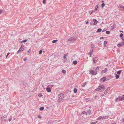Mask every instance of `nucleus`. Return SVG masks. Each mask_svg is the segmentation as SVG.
Listing matches in <instances>:
<instances>
[{"mask_svg":"<svg viewBox=\"0 0 124 124\" xmlns=\"http://www.w3.org/2000/svg\"><path fill=\"white\" fill-rule=\"evenodd\" d=\"M117 99H119L121 101H122L124 100V98L123 97L119 96L117 98Z\"/></svg>","mask_w":124,"mask_h":124,"instance_id":"1a4fd4ad","label":"nucleus"},{"mask_svg":"<svg viewBox=\"0 0 124 124\" xmlns=\"http://www.w3.org/2000/svg\"><path fill=\"white\" fill-rule=\"evenodd\" d=\"M27 40H24L22 41L21 42H26L27 41Z\"/></svg>","mask_w":124,"mask_h":124,"instance_id":"7c9ffc66","label":"nucleus"},{"mask_svg":"<svg viewBox=\"0 0 124 124\" xmlns=\"http://www.w3.org/2000/svg\"><path fill=\"white\" fill-rule=\"evenodd\" d=\"M123 36V34L121 33L120 34V37H122Z\"/></svg>","mask_w":124,"mask_h":124,"instance_id":"a19ab883","label":"nucleus"},{"mask_svg":"<svg viewBox=\"0 0 124 124\" xmlns=\"http://www.w3.org/2000/svg\"><path fill=\"white\" fill-rule=\"evenodd\" d=\"M3 10L2 9H0V14H2L3 12Z\"/></svg>","mask_w":124,"mask_h":124,"instance_id":"bb28decb","label":"nucleus"},{"mask_svg":"<svg viewBox=\"0 0 124 124\" xmlns=\"http://www.w3.org/2000/svg\"><path fill=\"white\" fill-rule=\"evenodd\" d=\"M97 10V8H96L95 9V11H96Z\"/></svg>","mask_w":124,"mask_h":124,"instance_id":"a18cd8bd","label":"nucleus"},{"mask_svg":"<svg viewBox=\"0 0 124 124\" xmlns=\"http://www.w3.org/2000/svg\"><path fill=\"white\" fill-rule=\"evenodd\" d=\"M99 66H97L96 67V71H97L98 70H99Z\"/></svg>","mask_w":124,"mask_h":124,"instance_id":"c85d7f7f","label":"nucleus"},{"mask_svg":"<svg viewBox=\"0 0 124 124\" xmlns=\"http://www.w3.org/2000/svg\"><path fill=\"white\" fill-rule=\"evenodd\" d=\"M105 89V87L104 86L102 85L100 86L99 87L96 89L95 90V91H99L100 92H102Z\"/></svg>","mask_w":124,"mask_h":124,"instance_id":"f257e3e1","label":"nucleus"},{"mask_svg":"<svg viewBox=\"0 0 124 124\" xmlns=\"http://www.w3.org/2000/svg\"><path fill=\"white\" fill-rule=\"evenodd\" d=\"M96 8H98V5H97V6H96Z\"/></svg>","mask_w":124,"mask_h":124,"instance_id":"5fc2aeb1","label":"nucleus"},{"mask_svg":"<svg viewBox=\"0 0 124 124\" xmlns=\"http://www.w3.org/2000/svg\"><path fill=\"white\" fill-rule=\"evenodd\" d=\"M98 58L97 57L94 58H93V64H94V63H96V62L98 60Z\"/></svg>","mask_w":124,"mask_h":124,"instance_id":"423d86ee","label":"nucleus"},{"mask_svg":"<svg viewBox=\"0 0 124 124\" xmlns=\"http://www.w3.org/2000/svg\"><path fill=\"white\" fill-rule=\"evenodd\" d=\"M43 3L44 4H45L46 3V1L45 0H43Z\"/></svg>","mask_w":124,"mask_h":124,"instance_id":"72a5a7b5","label":"nucleus"},{"mask_svg":"<svg viewBox=\"0 0 124 124\" xmlns=\"http://www.w3.org/2000/svg\"><path fill=\"white\" fill-rule=\"evenodd\" d=\"M122 70H120L119 71H117V72L118 74H120L121 73Z\"/></svg>","mask_w":124,"mask_h":124,"instance_id":"4be33fe9","label":"nucleus"},{"mask_svg":"<svg viewBox=\"0 0 124 124\" xmlns=\"http://www.w3.org/2000/svg\"><path fill=\"white\" fill-rule=\"evenodd\" d=\"M106 80V78H105L103 77L102 78L101 80V82H103L105 81Z\"/></svg>","mask_w":124,"mask_h":124,"instance_id":"9b49d317","label":"nucleus"},{"mask_svg":"<svg viewBox=\"0 0 124 124\" xmlns=\"http://www.w3.org/2000/svg\"><path fill=\"white\" fill-rule=\"evenodd\" d=\"M124 42H121V43L118 44H117V46L119 47H120L121 46H123L124 45Z\"/></svg>","mask_w":124,"mask_h":124,"instance_id":"39448f33","label":"nucleus"},{"mask_svg":"<svg viewBox=\"0 0 124 124\" xmlns=\"http://www.w3.org/2000/svg\"><path fill=\"white\" fill-rule=\"evenodd\" d=\"M102 2H104V1H102Z\"/></svg>","mask_w":124,"mask_h":124,"instance_id":"e2e57ef3","label":"nucleus"},{"mask_svg":"<svg viewBox=\"0 0 124 124\" xmlns=\"http://www.w3.org/2000/svg\"><path fill=\"white\" fill-rule=\"evenodd\" d=\"M38 96L39 97H41L42 96V95L40 94L38 95Z\"/></svg>","mask_w":124,"mask_h":124,"instance_id":"58836bf2","label":"nucleus"},{"mask_svg":"<svg viewBox=\"0 0 124 124\" xmlns=\"http://www.w3.org/2000/svg\"><path fill=\"white\" fill-rule=\"evenodd\" d=\"M90 56L91 57V55H90Z\"/></svg>","mask_w":124,"mask_h":124,"instance_id":"680f3d73","label":"nucleus"},{"mask_svg":"<svg viewBox=\"0 0 124 124\" xmlns=\"http://www.w3.org/2000/svg\"><path fill=\"white\" fill-rule=\"evenodd\" d=\"M97 121H96V122H94V123H95V124L96 123H97Z\"/></svg>","mask_w":124,"mask_h":124,"instance_id":"6e6d98bb","label":"nucleus"},{"mask_svg":"<svg viewBox=\"0 0 124 124\" xmlns=\"http://www.w3.org/2000/svg\"><path fill=\"white\" fill-rule=\"evenodd\" d=\"M105 30H104L102 32L105 31Z\"/></svg>","mask_w":124,"mask_h":124,"instance_id":"4d7b16f0","label":"nucleus"},{"mask_svg":"<svg viewBox=\"0 0 124 124\" xmlns=\"http://www.w3.org/2000/svg\"><path fill=\"white\" fill-rule=\"evenodd\" d=\"M12 119V118L11 117V118H10L9 119V121H11V120Z\"/></svg>","mask_w":124,"mask_h":124,"instance_id":"ea45409f","label":"nucleus"},{"mask_svg":"<svg viewBox=\"0 0 124 124\" xmlns=\"http://www.w3.org/2000/svg\"><path fill=\"white\" fill-rule=\"evenodd\" d=\"M106 118V116H103V117L101 116V119H105Z\"/></svg>","mask_w":124,"mask_h":124,"instance_id":"a211bd4d","label":"nucleus"},{"mask_svg":"<svg viewBox=\"0 0 124 124\" xmlns=\"http://www.w3.org/2000/svg\"><path fill=\"white\" fill-rule=\"evenodd\" d=\"M62 72L64 74H65L66 73V71L64 70H62Z\"/></svg>","mask_w":124,"mask_h":124,"instance_id":"5701e85b","label":"nucleus"},{"mask_svg":"<svg viewBox=\"0 0 124 124\" xmlns=\"http://www.w3.org/2000/svg\"><path fill=\"white\" fill-rule=\"evenodd\" d=\"M115 75H116L115 76H116V78L117 79L119 77V75L117 74H116Z\"/></svg>","mask_w":124,"mask_h":124,"instance_id":"2eb2a0df","label":"nucleus"},{"mask_svg":"<svg viewBox=\"0 0 124 124\" xmlns=\"http://www.w3.org/2000/svg\"><path fill=\"white\" fill-rule=\"evenodd\" d=\"M92 13V12L91 13V14Z\"/></svg>","mask_w":124,"mask_h":124,"instance_id":"052dcab7","label":"nucleus"},{"mask_svg":"<svg viewBox=\"0 0 124 124\" xmlns=\"http://www.w3.org/2000/svg\"><path fill=\"white\" fill-rule=\"evenodd\" d=\"M93 21L94 23L93 24L94 25H96L98 23V21L96 19H94L93 20Z\"/></svg>","mask_w":124,"mask_h":124,"instance_id":"0eeeda50","label":"nucleus"},{"mask_svg":"<svg viewBox=\"0 0 124 124\" xmlns=\"http://www.w3.org/2000/svg\"><path fill=\"white\" fill-rule=\"evenodd\" d=\"M90 124H95V123L94 122H91Z\"/></svg>","mask_w":124,"mask_h":124,"instance_id":"c9c22d12","label":"nucleus"},{"mask_svg":"<svg viewBox=\"0 0 124 124\" xmlns=\"http://www.w3.org/2000/svg\"><path fill=\"white\" fill-rule=\"evenodd\" d=\"M120 32H123V31H121Z\"/></svg>","mask_w":124,"mask_h":124,"instance_id":"13d9d810","label":"nucleus"},{"mask_svg":"<svg viewBox=\"0 0 124 124\" xmlns=\"http://www.w3.org/2000/svg\"><path fill=\"white\" fill-rule=\"evenodd\" d=\"M120 121L122 122H123V123L124 124V118L120 120Z\"/></svg>","mask_w":124,"mask_h":124,"instance_id":"b1692460","label":"nucleus"},{"mask_svg":"<svg viewBox=\"0 0 124 124\" xmlns=\"http://www.w3.org/2000/svg\"><path fill=\"white\" fill-rule=\"evenodd\" d=\"M86 82H84L83 83L82 86L83 87H84L85 85L86 84Z\"/></svg>","mask_w":124,"mask_h":124,"instance_id":"aec40b11","label":"nucleus"},{"mask_svg":"<svg viewBox=\"0 0 124 124\" xmlns=\"http://www.w3.org/2000/svg\"><path fill=\"white\" fill-rule=\"evenodd\" d=\"M64 95L62 93L59 94L58 95V99L59 100L61 101L64 98Z\"/></svg>","mask_w":124,"mask_h":124,"instance_id":"f03ea898","label":"nucleus"},{"mask_svg":"<svg viewBox=\"0 0 124 124\" xmlns=\"http://www.w3.org/2000/svg\"><path fill=\"white\" fill-rule=\"evenodd\" d=\"M66 56L67 55H65L64 57V58H66Z\"/></svg>","mask_w":124,"mask_h":124,"instance_id":"c03bdc74","label":"nucleus"},{"mask_svg":"<svg viewBox=\"0 0 124 124\" xmlns=\"http://www.w3.org/2000/svg\"><path fill=\"white\" fill-rule=\"evenodd\" d=\"M73 64L74 65H76L78 63V62L77 61H74L73 62Z\"/></svg>","mask_w":124,"mask_h":124,"instance_id":"dca6fc26","label":"nucleus"},{"mask_svg":"<svg viewBox=\"0 0 124 124\" xmlns=\"http://www.w3.org/2000/svg\"><path fill=\"white\" fill-rule=\"evenodd\" d=\"M108 92V90H106L104 92V94H106Z\"/></svg>","mask_w":124,"mask_h":124,"instance_id":"a878e982","label":"nucleus"},{"mask_svg":"<svg viewBox=\"0 0 124 124\" xmlns=\"http://www.w3.org/2000/svg\"><path fill=\"white\" fill-rule=\"evenodd\" d=\"M119 7H120V8H123V9L124 10V7L122 6H119Z\"/></svg>","mask_w":124,"mask_h":124,"instance_id":"cd10ccee","label":"nucleus"},{"mask_svg":"<svg viewBox=\"0 0 124 124\" xmlns=\"http://www.w3.org/2000/svg\"><path fill=\"white\" fill-rule=\"evenodd\" d=\"M23 45H22L21 47L19 49L20 51H23L24 49L23 48Z\"/></svg>","mask_w":124,"mask_h":124,"instance_id":"9d476101","label":"nucleus"},{"mask_svg":"<svg viewBox=\"0 0 124 124\" xmlns=\"http://www.w3.org/2000/svg\"><path fill=\"white\" fill-rule=\"evenodd\" d=\"M107 70V68H105L104 70H102L101 71V73L102 74H103V73H105L106 71Z\"/></svg>","mask_w":124,"mask_h":124,"instance_id":"f8f14e48","label":"nucleus"},{"mask_svg":"<svg viewBox=\"0 0 124 124\" xmlns=\"http://www.w3.org/2000/svg\"><path fill=\"white\" fill-rule=\"evenodd\" d=\"M89 113H90L91 112V111L90 110H89Z\"/></svg>","mask_w":124,"mask_h":124,"instance_id":"864d4df0","label":"nucleus"},{"mask_svg":"<svg viewBox=\"0 0 124 124\" xmlns=\"http://www.w3.org/2000/svg\"><path fill=\"white\" fill-rule=\"evenodd\" d=\"M100 39H103V37H100Z\"/></svg>","mask_w":124,"mask_h":124,"instance_id":"603ef678","label":"nucleus"},{"mask_svg":"<svg viewBox=\"0 0 124 124\" xmlns=\"http://www.w3.org/2000/svg\"><path fill=\"white\" fill-rule=\"evenodd\" d=\"M78 91L77 89L76 88H74V92L76 93H77Z\"/></svg>","mask_w":124,"mask_h":124,"instance_id":"6ab92c4d","label":"nucleus"},{"mask_svg":"<svg viewBox=\"0 0 124 124\" xmlns=\"http://www.w3.org/2000/svg\"><path fill=\"white\" fill-rule=\"evenodd\" d=\"M123 97L124 96V95H123Z\"/></svg>","mask_w":124,"mask_h":124,"instance_id":"bf43d9fd","label":"nucleus"},{"mask_svg":"<svg viewBox=\"0 0 124 124\" xmlns=\"http://www.w3.org/2000/svg\"><path fill=\"white\" fill-rule=\"evenodd\" d=\"M89 72L91 74L93 75H95L97 73V71H94L92 70L89 71Z\"/></svg>","mask_w":124,"mask_h":124,"instance_id":"7ed1b4c3","label":"nucleus"},{"mask_svg":"<svg viewBox=\"0 0 124 124\" xmlns=\"http://www.w3.org/2000/svg\"><path fill=\"white\" fill-rule=\"evenodd\" d=\"M86 112L85 111H83L82 113V114H85L86 113Z\"/></svg>","mask_w":124,"mask_h":124,"instance_id":"79ce46f5","label":"nucleus"},{"mask_svg":"<svg viewBox=\"0 0 124 124\" xmlns=\"http://www.w3.org/2000/svg\"><path fill=\"white\" fill-rule=\"evenodd\" d=\"M20 52V51L19 50L17 52V53H19Z\"/></svg>","mask_w":124,"mask_h":124,"instance_id":"de8ad7c7","label":"nucleus"},{"mask_svg":"<svg viewBox=\"0 0 124 124\" xmlns=\"http://www.w3.org/2000/svg\"><path fill=\"white\" fill-rule=\"evenodd\" d=\"M57 41V40H54L52 41V43H55Z\"/></svg>","mask_w":124,"mask_h":124,"instance_id":"412c9836","label":"nucleus"},{"mask_svg":"<svg viewBox=\"0 0 124 124\" xmlns=\"http://www.w3.org/2000/svg\"><path fill=\"white\" fill-rule=\"evenodd\" d=\"M107 41H105L104 42V44H107Z\"/></svg>","mask_w":124,"mask_h":124,"instance_id":"f704fd0d","label":"nucleus"},{"mask_svg":"<svg viewBox=\"0 0 124 124\" xmlns=\"http://www.w3.org/2000/svg\"><path fill=\"white\" fill-rule=\"evenodd\" d=\"M2 120V121H6L7 119V116L5 115H4L1 117Z\"/></svg>","mask_w":124,"mask_h":124,"instance_id":"20e7f679","label":"nucleus"},{"mask_svg":"<svg viewBox=\"0 0 124 124\" xmlns=\"http://www.w3.org/2000/svg\"><path fill=\"white\" fill-rule=\"evenodd\" d=\"M101 119V116H100V117H98L97 119V120H100Z\"/></svg>","mask_w":124,"mask_h":124,"instance_id":"2f4dec72","label":"nucleus"},{"mask_svg":"<svg viewBox=\"0 0 124 124\" xmlns=\"http://www.w3.org/2000/svg\"><path fill=\"white\" fill-rule=\"evenodd\" d=\"M46 90L48 92H50L51 91V89L49 87H48L46 88Z\"/></svg>","mask_w":124,"mask_h":124,"instance_id":"ddd939ff","label":"nucleus"},{"mask_svg":"<svg viewBox=\"0 0 124 124\" xmlns=\"http://www.w3.org/2000/svg\"><path fill=\"white\" fill-rule=\"evenodd\" d=\"M122 39L123 40H124V37H122Z\"/></svg>","mask_w":124,"mask_h":124,"instance_id":"3c124183","label":"nucleus"},{"mask_svg":"<svg viewBox=\"0 0 124 124\" xmlns=\"http://www.w3.org/2000/svg\"><path fill=\"white\" fill-rule=\"evenodd\" d=\"M68 40L70 41H73L75 40V39H74V38L73 37H71L70 38H69Z\"/></svg>","mask_w":124,"mask_h":124,"instance_id":"6e6552de","label":"nucleus"},{"mask_svg":"<svg viewBox=\"0 0 124 124\" xmlns=\"http://www.w3.org/2000/svg\"><path fill=\"white\" fill-rule=\"evenodd\" d=\"M10 54V53H8L6 55V58H7L8 56Z\"/></svg>","mask_w":124,"mask_h":124,"instance_id":"473e14b6","label":"nucleus"},{"mask_svg":"<svg viewBox=\"0 0 124 124\" xmlns=\"http://www.w3.org/2000/svg\"><path fill=\"white\" fill-rule=\"evenodd\" d=\"M44 108L43 107H41L39 108V110L41 111H42L44 110Z\"/></svg>","mask_w":124,"mask_h":124,"instance_id":"f3484780","label":"nucleus"},{"mask_svg":"<svg viewBox=\"0 0 124 124\" xmlns=\"http://www.w3.org/2000/svg\"><path fill=\"white\" fill-rule=\"evenodd\" d=\"M42 53V50H40L39 52V54H41Z\"/></svg>","mask_w":124,"mask_h":124,"instance_id":"c756f323","label":"nucleus"},{"mask_svg":"<svg viewBox=\"0 0 124 124\" xmlns=\"http://www.w3.org/2000/svg\"><path fill=\"white\" fill-rule=\"evenodd\" d=\"M31 51V50H30V49H29L28 50V52L29 53H30V52Z\"/></svg>","mask_w":124,"mask_h":124,"instance_id":"49530a36","label":"nucleus"},{"mask_svg":"<svg viewBox=\"0 0 124 124\" xmlns=\"http://www.w3.org/2000/svg\"><path fill=\"white\" fill-rule=\"evenodd\" d=\"M88 23H89L88 21H87L86 22V24H88Z\"/></svg>","mask_w":124,"mask_h":124,"instance_id":"09e8293b","label":"nucleus"},{"mask_svg":"<svg viewBox=\"0 0 124 124\" xmlns=\"http://www.w3.org/2000/svg\"><path fill=\"white\" fill-rule=\"evenodd\" d=\"M118 99H117V98L115 100V102H117V100H118Z\"/></svg>","mask_w":124,"mask_h":124,"instance_id":"37998d69","label":"nucleus"},{"mask_svg":"<svg viewBox=\"0 0 124 124\" xmlns=\"http://www.w3.org/2000/svg\"><path fill=\"white\" fill-rule=\"evenodd\" d=\"M105 4L104 3H102V4L101 5V6H102V7H103L104 6H105Z\"/></svg>","mask_w":124,"mask_h":124,"instance_id":"e433bc0d","label":"nucleus"},{"mask_svg":"<svg viewBox=\"0 0 124 124\" xmlns=\"http://www.w3.org/2000/svg\"><path fill=\"white\" fill-rule=\"evenodd\" d=\"M38 118H41V116L40 115H38Z\"/></svg>","mask_w":124,"mask_h":124,"instance_id":"4c0bfd02","label":"nucleus"},{"mask_svg":"<svg viewBox=\"0 0 124 124\" xmlns=\"http://www.w3.org/2000/svg\"><path fill=\"white\" fill-rule=\"evenodd\" d=\"M106 33L107 34H110V32L109 31H106Z\"/></svg>","mask_w":124,"mask_h":124,"instance_id":"393cba45","label":"nucleus"},{"mask_svg":"<svg viewBox=\"0 0 124 124\" xmlns=\"http://www.w3.org/2000/svg\"><path fill=\"white\" fill-rule=\"evenodd\" d=\"M27 59L26 58H25L24 59V61H26V60Z\"/></svg>","mask_w":124,"mask_h":124,"instance_id":"8fccbe9b","label":"nucleus"},{"mask_svg":"<svg viewBox=\"0 0 124 124\" xmlns=\"http://www.w3.org/2000/svg\"><path fill=\"white\" fill-rule=\"evenodd\" d=\"M102 31V29L100 28H99L98 29L97 31V32H101Z\"/></svg>","mask_w":124,"mask_h":124,"instance_id":"4468645a","label":"nucleus"}]
</instances>
